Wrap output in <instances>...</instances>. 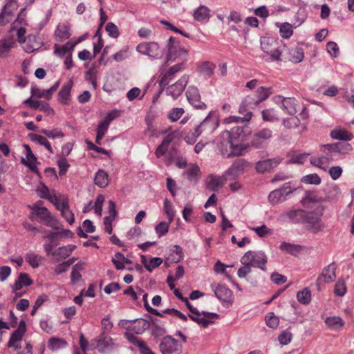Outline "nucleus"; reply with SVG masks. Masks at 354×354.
<instances>
[{
    "label": "nucleus",
    "mask_w": 354,
    "mask_h": 354,
    "mask_svg": "<svg viewBox=\"0 0 354 354\" xmlns=\"http://www.w3.org/2000/svg\"><path fill=\"white\" fill-rule=\"evenodd\" d=\"M184 302L192 313V315H189L190 319L201 326L204 328L207 327L209 325L214 324L216 319L219 317V315L215 313L198 310L189 303L187 298L185 299Z\"/></svg>",
    "instance_id": "nucleus-1"
},
{
    "label": "nucleus",
    "mask_w": 354,
    "mask_h": 354,
    "mask_svg": "<svg viewBox=\"0 0 354 354\" xmlns=\"http://www.w3.org/2000/svg\"><path fill=\"white\" fill-rule=\"evenodd\" d=\"M167 48V62L179 61L180 62L185 63L187 61L188 51L181 46L176 38L173 37H169Z\"/></svg>",
    "instance_id": "nucleus-2"
},
{
    "label": "nucleus",
    "mask_w": 354,
    "mask_h": 354,
    "mask_svg": "<svg viewBox=\"0 0 354 354\" xmlns=\"http://www.w3.org/2000/svg\"><path fill=\"white\" fill-rule=\"evenodd\" d=\"M42 203V201H39L30 207V219L33 220V216H36L39 218V222L43 223L48 227L57 229L56 227V225L58 223L57 220L51 214L46 207L41 205Z\"/></svg>",
    "instance_id": "nucleus-3"
},
{
    "label": "nucleus",
    "mask_w": 354,
    "mask_h": 354,
    "mask_svg": "<svg viewBox=\"0 0 354 354\" xmlns=\"http://www.w3.org/2000/svg\"><path fill=\"white\" fill-rule=\"evenodd\" d=\"M223 138H228L232 145L236 146H240L239 149L241 153L243 155V152L247 149L248 145L243 143L245 140L246 135L244 132L243 127L236 126L231 129L230 131H225L222 132Z\"/></svg>",
    "instance_id": "nucleus-4"
},
{
    "label": "nucleus",
    "mask_w": 354,
    "mask_h": 354,
    "mask_svg": "<svg viewBox=\"0 0 354 354\" xmlns=\"http://www.w3.org/2000/svg\"><path fill=\"white\" fill-rule=\"evenodd\" d=\"M216 150L223 156L230 157L231 156H241L239 149L240 146H234L228 138H223L222 133L216 140Z\"/></svg>",
    "instance_id": "nucleus-5"
},
{
    "label": "nucleus",
    "mask_w": 354,
    "mask_h": 354,
    "mask_svg": "<svg viewBox=\"0 0 354 354\" xmlns=\"http://www.w3.org/2000/svg\"><path fill=\"white\" fill-rule=\"evenodd\" d=\"M242 264H250L263 270L266 267V255L261 251H248L241 259Z\"/></svg>",
    "instance_id": "nucleus-6"
},
{
    "label": "nucleus",
    "mask_w": 354,
    "mask_h": 354,
    "mask_svg": "<svg viewBox=\"0 0 354 354\" xmlns=\"http://www.w3.org/2000/svg\"><path fill=\"white\" fill-rule=\"evenodd\" d=\"M212 290L214 292L216 298L223 304L225 306H229L232 305L234 301V295L232 291L227 286L218 283H212Z\"/></svg>",
    "instance_id": "nucleus-7"
},
{
    "label": "nucleus",
    "mask_w": 354,
    "mask_h": 354,
    "mask_svg": "<svg viewBox=\"0 0 354 354\" xmlns=\"http://www.w3.org/2000/svg\"><path fill=\"white\" fill-rule=\"evenodd\" d=\"M136 50L152 59H160L164 55V50L156 42H143L138 44Z\"/></svg>",
    "instance_id": "nucleus-8"
},
{
    "label": "nucleus",
    "mask_w": 354,
    "mask_h": 354,
    "mask_svg": "<svg viewBox=\"0 0 354 354\" xmlns=\"http://www.w3.org/2000/svg\"><path fill=\"white\" fill-rule=\"evenodd\" d=\"M294 191L295 189L290 187V183H286L281 187L276 189L269 194L268 201L272 205L282 203L285 201Z\"/></svg>",
    "instance_id": "nucleus-9"
},
{
    "label": "nucleus",
    "mask_w": 354,
    "mask_h": 354,
    "mask_svg": "<svg viewBox=\"0 0 354 354\" xmlns=\"http://www.w3.org/2000/svg\"><path fill=\"white\" fill-rule=\"evenodd\" d=\"M162 354H181L182 346L171 336L165 337L160 344Z\"/></svg>",
    "instance_id": "nucleus-10"
},
{
    "label": "nucleus",
    "mask_w": 354,
    "mask_h": 354,
    "mask_svg": "<svg viewBox=\"0 0 354 354\" xmlns=\"http://www.w3.org/2000/svg\"><path fill=\"white\" fill-rule=\"evenodd\" d=\"M321 218L322 214L314 212H306L305 219H304L303 223H306L307 227L313 232H318L322 231L324 227Z\"/></svg>",
    "instance_id": "nucleus-11"
},
{
    "label": "nucleus",
    "mask_w": 354,
    "mask_h": 354,
    "mask_svg": "<svg viewBox=\"0 0 354 354\" xmlns=\"http://www.w3.org/2000/svg\"><path fill=\"white\" fill-rule=\"evenodd\" d=\"M189 79L188 75H183L176 83L167 88V95L171 96L174 100L177 99L185 90Z\"/></svg>",
    "instance_id": "nucleus-12"
},
{
    "label": "nucleus",
    "mask_w": 354,
    "mask_h": 354,
    "mask_svg": "<svg viewBox=\"0 0 354 354\" xmlns=\"http://www.w3.org/2000/svg\"><path fill=\"white\" fill-rule=\"evenodd\" d=\"M96 348L101 353H108L114 350L117 345L114 339L107 335H100L96 339Z\"/></svg>",
    "instance_id": "nucleus-13"
},
{
    "label": "nucleus",
    "mask_w": 354,
    "mask_h": 354,
    "mask_svg": "<svg viewBox=\"0 0 354 354\" xmlns=\"http://www.w3.org/2000/svg\"><path fill=\"white\" fill-rule=\"evenodd\" d=\"M218 126V120L216 118L212 117V113H209L201 122V123L194 129L199 131L200 135L202 133H205L206 134H212L216 129Z\"/></svg>",
    "instance_id": "nucleus-14"
},
{
    "label": "nucleus",
    "mask_w": 354,
    "mask_h": 354,
    "mask_svg": "<svg viewBox=\"0 0 354 354\" xmlns=\"http://www.w3.org/2000/svg\"><path fill=\"white\" fill-rule=\"evenodd\" d=\"M188 102L196 109H205L207 106L201 100L199 90L195 86H189L186 91Z\"/></svg>",
    "instance_id": "nucleus-15"
},
{
    "label": "nucleus",
    "mask_w": 354,
    "mask_h": 354,
    "mask_svg": "<svg viewBox=\"0 0 354 354\" xmlns=\"http://www.w3.org/2000/svg\"><path fill=\"white\" fill-rule=\"evenodd\" d=\"M272 100L275 103L281 104V107L289 115H295L297 113V101L295 98L278 95L274 97Z\"/></svg>",
    "instance_id": "nucleus-16"
},
{
    "label": "nucleus",
    "mask_w": 354,
    "mask_h": 354,
    "mask_svg": "<svg viewBox=\"0 0 354 354\" xmlns=\"http://www.w3.org/2000/svg\"><path fill=\"white\" fill-rule=\"evenodd\" d=\"M185 69V64L179 62L171 66L167 71L162 72L160 77V85L165 86L167 85L174 78L176 73H179Z\"/></svg>",
    "instance_id": "nucleus-17"
},
{
    "label": "nucleus",
    "mask_w": 354,
    "mask_h": 354,
    "mask_svg": "<svg viewBox=\"0 0 354 354\" xmlns=\"http://www.w3.org/2000/svg\"><path fill=\"white\" fill-rule=\"evenodd\" d=\"M306 212L301 209H292L283 213L280 219L283 222H291L294 223H303L305 219Z\"/></svg>",
    "instance_id": "nucleus-18"
},
{
    "label": "nucleus",
    "mask_w": 354,
    "mask_h": 354,
    "mask_svg": "<svg viewBox=\"0 0 354 354\" xmlns=\"http://www.w3.org/2000/svg\"><path fill=\"white\" fill-rule=\"evenodd\" d=\"M26 332V325L24 322H21L17 329L15 330L10 337L8 346L13 347L18 350L21 348V341Z\"/></svg>",
    "instance_id": "nucleus-19"
},
{
    "label": "nucleus",
    "mask_w": 354,
    "mask_h": 354,
    "mask_svg": "<svg viewBox=\"0 0 354 354\" xmlns=\"http://www.w3.org/2000/svg\"><path fill=\"white\" fill-rule=\"evenodd\" d=\"M320 151L331 161L342 153V145L339 143L324 145L320 147Z\"/></svg>",
    "instance_id": "nucleus-20"
},
{
    "label": "nucleus",
    "mask_w": 354,
    "mask_h": 354,
    "mask_svg": "<svg viewBox=\"0 0 354 354\" xmlns=\"http://www.w3.org/2000/svg\"><path fill=\"white\" fill-rule=\"evenodd\" d=\"M24 147L26 158H22L21 162L28 167L32 172L38 173V169L37 167V160L35 156L33 154L30 147L28 145H24Z\"/></svg>",
    "instance_id": "nucleus-21"
},
{
    "label": "nucleus",
    "mask_w": 354,
    "mask_h": 354,
    "mask_svg": "<svg viewBox=\"0 0 354 354\" xmlns=\"http://www.w3.org/2000/svg\"><path fill=\"white\" fill-rule=\"evenodd\" d=\"M73 86V81L70 79L61 88L58 93L57 100L64 105H68L70 103L71 97V90Z\"/></svg>",
    "instance_id": "nucleus-22"
},
{
    "label": "nucleus",
    "mask_w": 354,
    "mask_h": 354,
    "mask_svg": "<svg viewBox=\"0 0 354 354\" xmlns=\"http://www.w3.org/2000/svg\"><path fill=\"white\" fill-rule=\"evenodd\" d=\"M17 8V0H7V3L0 13V26H3L9 21V17Z\"/></svg>",
    "instance_id": "nucleus-23"
},
{
    "label": "nucleus",
    "mask_w": 354,
    "mask_h": 354,
    "mask_svg": "<svg viewBox=\"0 0 354 354\" xmlns=\"http://www.w3.org/2000/svg\"><path fill=\"white\" fill-rule=\"evenodd\" d=\"M24 44L23 48L27 53H31L39 50L43 45V43L35 35H29L27 37L26 41Z\"/></svg>",
    "instance_id": "nucleus-24"
},
{
    "label": "nucleus",
    "mask_w": 354,
    "mask_h": 354,
    "mask_svg": "<svg viewBox=\"0 0 354 354\" xmlns=\"http://www.w3.org/2000/svg\"><path fill=\"white\" fill-rule=\"evenodd\" d=\"M183 175L187 178L189 182L196 184L201 178L200 168L196 164H189L183 171Z\"/></svg>",
    "instance_id": "nucleus-25"
},
{
    "label": "nucleus",
    "mask_w": 354,
    "mask_h": 354,
    "mask_svg": "<svg viewBox=\"0 0 354 354\" xmlns=\"http://www.w3.org/2000/svg\"><path fill=\"white\" fill-rule=\"evenodd\" d=\"M247 165V162L243 159L235 160L231 167L225 171V176H230L233 178L243 173Z\"/></svg>",
    "instance_id": "nucleus-26"
},
{
    "label": "nucleus",
    "mask_w": 354,
    "mask_h": 354,
    "mask_svg": "<svg viewBox=\"0 0 354 354\" xmlns=\"http://www.w3.org/2000/svg\"><path fill=\"white\" fill-rule=\"evenodd\" d=\"M193 17L198 22H207L210 18V10L207 6L201 5L194 11Z\"/></svg>",
    "instance_id": "nucleus-27"
},
{
    "label": "nucleus",
    "mask_w": 354,
    "mask_h": 354,
    "mask_svg": "<svg viewBox=\"0 0 354 354\" xmlns=\"http://www.w3.org/2000/svg\"><path fill=\"white\" fill-rule=\"evenodd\" d=\"M335 270L336 266L334 263H332L323 269L319 277L325 283H330L336 278Z\"/></svg>",
    "instance_id": "nucleus-28"
},
{
    "label": "nucleus",
    "mask_w": 354,
    "mask_h": 354,
    "mask_svg": "<svg viewBox=\"0 0 354 354\" xmlns=\"http://www.w3.org/2000/svg\"><path fill=\"white\" fill-rule=\"evenodd\" d=\"M71 36L69 26L66 24H59L57 26L54 34V38L57 41H64Z\"/></svg>",
    "instance_id": "nucleus-29"
},
{
    "label": "nucleus",
    "mask_w": 354,
    "mask_h": 354,
    "mask_svg": "<svg viewBox=\"0 0 354 354\" xmlns=\"http://www.w3.org/2000/svg\"><path fill=\"white\" fill-rule=\"evenodd\" d=\"M32 284V281L26 273H20L15 283L12 286L13 292L21 290L24 286H29Z\"/></svg>",
    "instance_id": "nucleus-30"
},
{
    "label": "nucleus",
    "mask_w": 354,
    "mask_h": 354,
    "mask_svg": "<svg viewBox=\"0 0 354 354\" xmlns=\"http://www.w3.org/2000/svg\"><path fill=\"white\" fill-rule=\"evenodd\" d=\"M15 46L14 39L12 37H6L0 40V57H6L11 48Z\"/></svg>",
    "instance_id": "nucleus-31"
},
{
    "label": "nucleus",
    "mask_w": 354,
    "mask_h": 354,
    "mask_svg": "<svg viewBox=\"0 0 354 354\" xmlns=\"http://www.w3.org/2000/svg\"><path fill=\"white\" fill-rule=\"evenodd\" d=\"M76 248V245L69 244L65 246L58 248L52 253V256L58 257L60 259H65L68 257L73 251Z\"/></svg>",
    "instance_id": "nucleus-32"
},
{
    "label": "nucleus",
    "mask_w": 354,
    "mask_h": 354,
    "mask_svg": "<svg viewBox=\"0 0 354 354\" xmlns=\"http://www.w3.org/2000/svg\"><path fill=\"white\" fill-rule=\"evenodd\" d=\"M94 183L99 187H106L109 183L108 174L103 169H99L95 174Z\"/></svg>",
    "instance_id": "nucleus-33"
},
{
    "label": "nucleus",
    "mask_w": 354,
    "mask_h": 354,
    "mask_svg": "<svg viewBox=\"0 0 354 354\" xmlns=\"http://www.w3.org/2000/svg\"><path fill=\"white\" fill-rule=\"evenodd\" d=\"M225 176H218L210 175L207 182V187L212 191H216L225 183Z\"/></svg>",
    "instance_id": "nucleus-34"
},
{
    "label": "nucleus",
    "mask_w": 354,
    "mask_h": 354,
    "mask_svg": "<svg viewBox=\"0 0 354 354\" xmlns=\"http://www.w3.org/2000/svg\"><path fill=\"white\" fill-rule=\"evenodd\" d=\"M112 262L117 270H123L126 264H131L132 263L131 260L127 259L124 254L120 252L115 254L114 257L112 259Z\"/></svg>",
    "instance_id": "nucleus-35"
},
{
    "label": "nucleus",
    "mask_w": 354,
    "mask_h": 354,
    "mask_svg": "<svg viewBox=\"0 0 354 354\" xmlns=\"http://www.w3.org/2000/svg\"><path fill=\"white\" fill-rule=\"evenodd\" d=\"M68 343L63 339L53 337L49 339L48 348L55 351L66 347Z\"/></svg>",
    "instance_id": "nucleus-36"
},
{
    "label": "nucleus",
    "mask_w": 354,
    "mask_h": 354,
    "mask_svg": "<svg viewBox=\"0 0 354 354\" xmlns=\"http://www.w3.org/2000/svg\"><path fill=\"white\" fill-rule=\"evenodd\" d=\"M276 26L279 28V33L281 37L284 39L290 38L293 34L292 26L290 24L285 23H277Z\"/></svg>",
    "instance_id": "nucleus-37"
},
{
    "label": "nucleus",
    "mask_w": 354,
    "mask_h": 354,
    "mask_svg": "<svg viewBox=\"0 0 354 354\" xmlns=\"http://www.w3.org/2000/svg\"><path fill=\"white\" fill-rule=\"evenodd\" d=\"M330 136L335 140L349 141L352 136L347 131L344 129H334L330 132Z\"/></svg>",
    "instance_id": "nucleus-38"
},
{
    "label": "nucleus",
    "mask_w": 354,
    "mask_h": 354,
    "mask_svg": "<svg viewBox=\"0 0 354 354\" xmlns=\"http://www.w3.org/2000/svg\"><path fill=\"white\" fill-rule=\"evenodd\" d=\"M290 61L293 63L301 62L304 57V53L302 48L297 46L290 50Z\"/></svg>",
    "instance_id": "nucleus-39"
},
{
    "label": "nucleus",
    "mask_w": 354,
    "mask_h": 354,
    "mask_svg": "<svg viewBox=\"0 0 354 354\" xmlns=\"http://www.w3.org/2000/svg\"><path fill=\"white\" fill-rule=\"evenodd\" d=\"M252 112H248L247 115H243V117L239 116H229L224 120V122L226 124H231V123H244V122H248L252 118Z\"/></svg>",
    "instance_id": "nucleus-40"
},
{
    "label": "nucleus",
    "mask_w": 354,
    "mask_h": 354,
    "mask_svg": "<svg viewBox=\"0 0 354 354\" xmlns=\"http://www.w3.org/2000/svg\"><path fill=\"white\" fill-rule=\"evenodd\" d=\"M297 301L304 305H308L311 301V292L308 288H305L297 293Z\"/></svg>",
    "instance_id": "nucleus-41"
},
{
    "label": "nucleus",
    "mask_w": 354,
    "mask_h": 354,
    "mask_svg": "<svg viewBox=\"0 0 354 354\" xmlns=\"http://www.w3.org/2000/svg\"><path fill=\"white\" fill-rule=\"evenodd\" d=\"M26 8L24 7L20 11L18 15L17 19L12 23L11 31H13L14 28H17L18 26H26L28 25V22L26 21V14L25 12Z\"/></svg>",
    "instance_id": "nucleus-42"
},
{
    "label": "nucleus",
    "mask_w": 354,
    "mask_h": 354,
    "mask_svg": "<svg viewBox=\"0 0 354 354\" xmlns=\"http://www.w3.org/2000/svg\"><path fill=\"white\" fill-rule=\"evenodd\" d=\"M280 249L292 255L296 256L300 252L301 247L299 245H294L283 242L280 245Z\"/></svg>",
    "instance_id": "nucleus-43"
},
{
    "label": "nucleus",
    "mask_w": 354,
    "mask_h": 354,
    "mask_svg": "<svg viewBox=\"0 0 354 354\" xmlns=\"http://www.w3.org/2000/svg\"><path fill=\"white\" fill-rule=\"evenodd\" d=\"M30 139L32 141L44 146L50 153H53L52 147L50 144V142L48 141V140L41 136L37 135V134H30L29 135Z\"/></svg>",
    "instance_id": "nucleus-44"
},
{
    "label": "nucleus",
    "mask_w": 354,
    "mask_h": 354,
    "mask_svg": "<svg viewBox=\"0 0 354 354\" xmlns=\"http://www.w3.org/2000/svg\"><path fill=\"white\" fill-rule=\"evenodd\" d=\"M163 209L169 223H172L176 214V211L171 203L167 198H165L164 201Z\"/></svg>",
    "instance_id": "nucleus-45"
},
{
    "label": "nucleus",
    "mask_w": 354,
    "mask_h": 354,
    "mask_svg": "<svg viewBox=\"0 0 354 354\" xmlns=\"http://www.w3.org/2000/svg\"><path fill=\"white\" fill-rule=\"evenodd\" d=\"M266 143V132L264 130L257 133L252 141V145L255 148H261Z\"/></svg>",
    "instance_id": "nucleus-46"
},
{
    "label": "nucleus",
    "mask_w": 354,
    "mask_h": 354,
    "mask_svg": "<svg viewBox=\"0 0 354 354\" xmlns=\"http://www.w3.org/2000/svg\"><path fill=\"white\" fill-rule=\"evenodd\" d=\"M62 216L66 220L69 225H73L75 221L74 214L70 209L69 204L59 210Z\"/></svg>",
    "instance_id": "nucleus-47"
},
{
    "label": "nucleus",
    "mask_w": 354,
    "mask_h": 354,
    "mask_svg": "<svg viewBox=\"0 0 354 354\" xmlns=\"http://www.w3.org/2000/svg\"><path fill=\"white\" fill-rule=\"evenodd\" d=\"M25 259L32 268H37L39 266L41 257L33 252H28L25 256Z\"/></svg>",
    "instance_id": "nucleus-48"
},
{
    "label": "nucleus",
    "mask_w": 354,
    "mask_h": 354,
    "mask_svg": "<svg viewBox=\"0 0 354 354\" xmlns=\"http://www.w3.org/2000/svg\"><path fill=\"white\" fill-rule=\"evenodd\" d=\"M326 324L334 329L340 328L343 324V320L339 317H327L325 320Z\"/></svg>",
    "instance_id": "nucleus-49"
},
{
    "label": "nucleus",
    "mask_w": 354,
    "mask_h": 354,
    "mask_svg": "<svg viewBox=\"0 0 354 354\" xmlns=\"http://www.w3.org/2000/svg\"><path fill=\"white\" fill-rule=\"evenodd\" d=\"M101 325L102 333H100V335H108L109 333H111L113 327V324L112 322H111L109 315H106L102 319Z\"/></svg>",
    "instance_id": "nucleus-50"
},
{
    "label": "nucleus",
    "mask_w": 354,
    "mask_h": 354,
    "mask_svg": "<svg viewBox=\"0 0 354 354\" xmlns=\"http://www.w3.org/2000/svg\"><path fill=\"white\" fill-rule=\"evenodd\" d=\"M83 268V265L81 263H78L73 267L71 275V281L73 283H77L81 279L82 274L80 273V271Z\"/></svg>",
    "instance_id": "nucleus-51"
},
{
    "label": "nucleus",
    "mask_w": 354,
    "mask_h": 354,
    "mask_svg": "<svg viewBox=\"0 0 354 354\" xmlns=\"http://www.w3.org/2000/svg\"><path fill=\"white\" fill-rule=\"evenodd\" d=\"M32 95L38 98H45L50 100L52 97L48 89H40L37 87L32 88L31 89Z\"/></svg>",
    "instance_id": "nucleus-52"
},
{
    "label": "nucleus",
    "mask_w": 354,
    "mask_h": 354,
    "mask_svg": "<svg viewBox=\"0 0 354 354\" xmlns=\"http://www.w3.org/2000/svg\"><path fill=\"white\" fill-rule=\"evenodd\" d=\"M171 223H169V221H162L155 227V231L158 237H162L168 232L169 225Z\"/></svg>",
    "instance_id": "nucleus-53"
},
{
    "label": "nucleus",
    "mask_w": 354,
    "mask_h": 354,
    "mask_svg": "<svg viewBox=\"0 0 354 354\" xmlns=\"http://www.w3.org/2000/svg\"><path fill=\"white\" fill-rule=\"evenodd\" d=\"M149 323L144 319H140L137 322V324L131 328V331L136 334H142L145 330L148 328Z\"/></svg>",
    "instance_id": "nucleus-54"
},
{
    "label": "nucleus",
    "mask_w": 354,
    "mask_h": 354,
    "mask_svg": "<svg viewBox=\"0 0 354 354\" xmlns=\"http://www.w3.org/2000/svg\"><path fill=\"white\" fill-rule=\"evenodd\" d=\"M214 68L215 65L214 64L209 62H204L200 66L199 71L205 75L209 76L213 73Z\"/></svg>",
    "instance_id": "nucleus-55"
},
{
    "label": "nucleus",
    "mask_w": 354,
    "mask_h": 354,
    "mask_svg": "<svg viewBox=\"0 0 354 354\" xmlns=\"http://www.w3.org/2000/svg\"><path fill=\"white\" fill-rule=\"evenodd\" d=\"M328 162L330 161L324 155L319 157L313 156L310 158V164L319 168H323V165H326Z\"/></svg>",
    "instance_id": "nucleus-56"
},
{
    "label": "nucleus",
    "mask_w": 354,
    "mask_h": 354,
    "mask_svg": "<svg viewBox=\"0 0 354 354\" xmlns=\"http://www.w3.org/2000/svg\"><path fill=\"white\" fill-rule=\"evenodd\" d=\"M252 100V97H246L239 106V113L245 115L248 114V112H251L249 109Z\"/></svg>",
    "instance_id": "nucleus-57"
},
{
    "label": "nucleus",
    "mask_w": 354,
    "mask_h": 354,
    "mask_svg": "<svg viewBox=\"0 0 354 354\" xmlns=\"http://www.w3.org/2000/svg\"><path fill=\"white\" fill-rule=\"evenodd\" d=\"M282 46H278L276 48L270 50L269 52V57L267 59V61L270 62H277L281 60V57L282 54Z\"/></svg>",
    "instance_id": "nucleus-58"
},
{
    "label": "nucleus",
    "mask_w": 354,
    "mask_h": 354,
    "mask_svg": "<svg viewBox=\"0 0 354 354\" xmlns=\"http://www.w3.org/2000/svg\"><path fill=\"white\" fill-rule=\"evenodd\" d=\"M105 30L107 32L108 35L112 38L116 39L120 35V32L118 26L112 22H109L106 25Z\"/></svg>",
    "instance_id": "nucleus-59"
},
{
    "label": "nucleus",
    "mask_w": 354,
    "mask_h": 354,
    "mask_svg": "<svg viewBox=\"0 0 354 354\" xmlns=\"http://www.w3.org/2000/svg\"><path fill=\"white\" fill-rule=\"evenodd\" d=\"M40 132L51 139H55L59 137L63 138L64 136V133L58 129H54L50 131L47 129H41Z\"/></svg>",
    "instance_id": "nucleus-60"
},
{
    "label": "nucleus",
    "mask_w": 354,
    "mask_h": 354,
    "mask_svg": "<svg viewBox=\"0 0 354 354\" xmlns=\"http://www.w3.org/2000/svg\"><path fill=\"white\" fill-rule=\"evenodd\" d=\"M346 292V287L343 280L339 279L335 285L334 293L336 296L342 297Z\"/></svg>",
    "instance_id": "nucleus-61"
},
{
    "label": "nucleus",
    "mask_w": 354,
    "mask_h": 354,
    "mask_svg": "<svg viewBox=\"0 0 354 354\" xmlns=\"http://www.w3.org/2000/svg\"><path fill=\"white\" fill-rule=\"evenodd\" d=\"M172 259L176 262H179L183 259V252L182 248L178 245H175L172 246L171 249Z\"/></svg>",
    "instance_id": "nucleus-62"
},
{
    "label": "nucleus",
    "mask_w": 354,
    "mask_h": 354,
    "mask_svg": "<svg viewBox=\"0 0 354 354\" xmlns=\"http://www.w3.org/2000/svg\"><path fill=\"white\" fill-rule=\"evenodd\" d=\"M302 182L306 184L319 185L321 183V178L317 174H311L304 176Z\"/></svg>",
    "instance_id": "nucleus-63"
},
{
    "label": "nucleus",
    "mask_w": 354,
    "mask_h": 354,
    "mask_svg": "<svg viewBox=\"0 0 354 354\" xmlns=\"http://www.w3.org/2000/svg\"><path fill=\"white\" fill-rule=\"evenodd\" d=\"M292 335L290 332L286 330H283L278 337V340L282 345L288 344L292 340Z\"/></svg>",
    "instance_id": "nucleus-64"
}]
</instances>
